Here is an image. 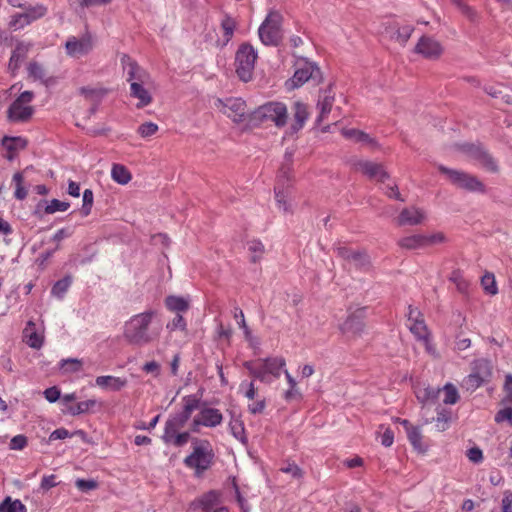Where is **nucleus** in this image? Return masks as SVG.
<instances>
[{"mask_svg":"<svg viewBox=\"0 0 512 512\" xmlns=\"http://www.w3.org/2000/svg\"><path fill=\"white\" fill-rule=\"evenodd\" d=\"M156 311L147 310L131 316L124 324L123 336L132 344L143 346L152 343L160 337L161 325H154Z\"/></svg>","mask_w":512,"mask_h":512,"instance_id":"nucleus-1","label":"nucleus"},{"mask_svg":"<svg viewBox=\"0 0 512 512\" xmlns=\"http://www.w3.org/2000/svg\"><path fill=\"white\" fill-rule=\"evenodd\" d=\"M285 366L286 361L281 356L257 359L244 363V367L248 370L249 374L264 383L271 382L269 376L276 379L279 378L281 370Z\"/></svg>","mask_w":512,"mask_h":512,"instance_id":"nucleus-2","label":"nucleus"},{"mask_svg":"<svg viewBox=\"0 0 512 512\" xmlns=\"http://www.w3.org/2000/svg\"><path fill=\"white\" fill-rule=\"evenodd\" d=\"M213 458L214 452L210 442L195 439L193 451L184 459V464L186 467L193 469L197 476H200L211 467Z\"/></svg>","mask_w":512,"mask_h":512,"instance_id":"nucleus-3","label":"nucleus"},{"mask_svg":"<svg viewBox=\"0 0 512 512\" xmlns=\"http://www.w3.org/2000/svg\"><path fill=\"white\" fill-rule=\"evenodd\" d=\"M256 59L257 54L251 45L242 44L238 48L235 56V66L236 73L242 81L248 82L252 79Z\"/></svg>","mask_w":512,"mask_h":512,"instance_id":"nucleus-4","label":"nucleus"},{"mask_svg":"<svg viewBox=\"0 0 512 512\" xmlns=\"http://www.w3.org/2000/svg\"><path fill=\"white\" fill-rule=\"evenodd\" d=\"M417 400L421 403L420 416L422 420V426L432 423L434 416L430 415L432 409L436 405H440L438 402L441 396L439 388L433 387H418L415 391Z\"/></svg>","mask_w":512,"mask_h":512,"instance_id":"nucleus-5","label":"nucleus"},{"mask_svg":"<svg viewBox=\"0 0 512 512\" xmlns=\"http://www.w3.org/2000/svg\"><path fill=\"white\" fill-rule=\"evenodd\" d=\"M33 99L34 93L32 91L22 92L9 106L8 119L12 122L28 121L34 113V108L30 105Z\"/></svg>","mask_w":512,"mask_h":512,"instance_id":"nucleus-6","label":"nucleus"},{"mask_svg":"<svg viewBox=\"0 0 512 512\" xmlns=\"http://www.w3.org/2000/svg\"><path fill=\"white\" fill-rule=\"evenodd\" d=\"M185 424L186 422L176 415L170 416L165 423L164 432L161 437L163 442L175 447L186 445L189 441L190 434L189 432H180Z\"/></svg>","mask_w":512,"mask_h":512,"instance_id":"nucleus-7","label":"nucleus"},{"mask_svg":"<svg viewBox=\"0 0 512 512\" xmlns=\"http://www.w3.org/2000/svg\"><path fill=\"white\" fill-rule=\"evenodd\" d=\"M439 171L447 176L452 184L471 192H485V185L476 177L463 171L439 166Z\"/></svg>","mask_w":512,"mask_h":512,"instance_id":"nucleus-8","label":"nucleus"},{"mask_svg":"<svg viewBox=\"0 0 512 512\" xmlns=\"http://www.w3.org/2000/svg\"><path fill=\"white\" fill-rule=\"evenodd\" d=\"M282 16L278 12H270L259 27V37L265 45H277L282 38Z\"/></svg>","mask_w":512,"mask_h":512,"instance_id":"nucleus-9","label":"nucleus"},{"mask_svg":"<svg viewBox=\"0 0 512 512\" xmlns=\"http://www.w3.org/2000/svg\"><path fill=\"white\" fill-rule=\"evenodd\" d=\"M262 121H271L278 128H282L288 121V110L284 103L271 101L263 104L257 110Z\"/></svg>","mask_w":512,"mask_h":512,"instance_id":"nucleus-10","label":"nucleus"},{"mask_svg":"<svg viewBox=\"0 0 512 512\" xmlns=\"http://www.w3.org/2000/svg\"><path fill=\"white\" fill-rule=\"evenodd\" d=\"M23 9L25 10L23 13H15L10 18L9 27L15 31L23 29L32 22L43 18L48 12L47 7L43 4H36L34 6L24 5Z\"/></svg>","mask_w":512,"mask_h":512,"instance_id":"nucleus-11","label":"nucleus"},{"mask_svg":"<svg viewBox=\"0 0 512 512\" xmlns=\"http://www.w3.org/2000/svg\"><path fill=\"white\" fill-rule=\"evenodd\" d=\"M214 107L235 123L242 122L245 119L246 103L241 98H228L226 100L217 98L214 101Z\"/></svg>","mask_w":512,"mask_h":512,"instance_id":"nucleus-12","label":"nucleus"},{"mask_svg":"<svg viewBox=\"0 0 512 512\" xmlns=\"http://www.w3.org/2000/svg\"><path fill=\"white\" fill-rule=\"evenodd\" d=\"M223 422V415L217 408L203 407L193 418L190 430L194 433L200 432V427L215 428Z\"/></svg>","mask_w":512,"mask_h":512,"instance_id":"nucleus-13","label":"nucleus"},{"mask_svg":"<svg viewBox=\"0 0 512 512\" xmlns=\"http://www.w3.org/2000/svg\"><path fill=\"white\" fill-rule=\"evenodd\" d=\"M408 327L411 333L418 339L425 343L429 342L430 332L425 324L423 314L418 308L409 305L408 307Z\"/></svg>","mask_w":512,"mask_h":512,"instance_id":"nucleus-14","label":"nucleus"},{"mask_svg":"<svg viewBox=\"0 0 512 512\" xmlns=\"http://www.w3.org/2000/svg\"><path fill=\"white\" fill-rule=\"evenodd\" d=\"M462 149L463 152H465L471 160L475 161L478 165L487 171L493 173L498 171V165L496 161L482 147L476 146L474 144H465L462 146Z\"/></svg>","mask_w":512,"mask_h":512,"instance_id":"nucleus-15","label":"nucleus"},{"mask_svg":"<svg viewBox=\"0 0 512 512\" xmlns=\"http://www.w3.org/2000/svg\"><path fill=\"white\" fill-rule=\"evenodd\" d=\"M123 69L126 73V80L130 83H148L150 80L149 73L133 61L128 55L121 58Z\"/></svg>","mask_w":512,"mask_h":512,"instance_id":"nucleus-16","label":"nucleus"},{"mask_svg":"<svg viewBox=\"0 0 512 512\" xmlns=\"http://www.w3.org/2000/svg\"><path fill=\"white\" fill-rule=\"evenodd\" d=\"M93 48V42L90 35H84L78 39L75 36H71L65 43L66 53L70 57L79 58L88 54Z\"/></svg>","mask_w":512,"mask_h":512,"instance_id":"nucleus-17","label":"nucleus"},{"mask_svg":"<svg viewBox=\"0 0 512 512\" xmlns=\"http://www.w3.org/2000/svg\"><path fill=\"white\" fill-rule=\"evenodd\" d=\"M354 168L356 171H359L367 176L370 180L384 182L389 178L388 173L380 163L368 160H359L354 164Z\"/></svg>","mask_w":512,"mask_h":512,"instance_id":"nucleus-18","label":"nucleus"},{"mask_svg":"<svg viewBox=\"0 0 512 512\" xmlns=\"http://www.w3.org/2000/svg\"><path fill=\"white\" fill-rule=\"evenodd\" d=\"M415 52L426 59L436 60L442 55L443 47L436 39L430 36H422L415 46Z\"/></svg>","mask_w":512,"mask_h":512,"instance_id":"nucleus-19","label":"nucleus"},{"mask_svg":"<svg viewBox=\"0 0 512 512\" xmlns=\"http://www.w3.org/2000/svg\"><path fill=\"white\" fill-rule=\"evenodd\" d=\"M396 422L400 423L403 426V428L407 434L408 441L410 442V444L412 445L414 450H416L419 453L426 452L427 448L423 443V434H422L421 426L413 425L407 419H401V418H397Z\"/></svg>","mask_w":512,"mask_h":512,"instance_id":"nucleus-20","label":"nucleus"},{"mask_svg":"<svg viewBox=\"0 0 512 512\" xmlns=\"http://www.w3.org/2000/svg\"><path fill=\"white\" fill-rule=\"evenodd\" d=\"M315 72H319L318 68L310 62H305L301 67L296 69L293 77L287 82V85L291 89L298 88L312 78Z\"/></svg>","mask_w":512,"mask_h":512,"instance_id":"nucleus-21","label":"nucleus"},{"mask_svg":"<svg viewBox=\"0 0 512 512\" xmlns=\"http://www.w3.org/2000/svg\"><path fill=\"white\" fill-rule=\"evenodd\" d=\"M335 101V93L332 87L322 90L319 93L317 108L319 109L318 122L324 121L331 112Z\"/></svg>","mask_w":512,"mask_h":512,"instance_id":"nucleus-22","label":"nucleus"},{"mask_svg":"<svg viewBox=\"0 0 512 512\" xmlns=\"http://www.w3.org/2000/svg\"><path fill=\"white\" fill-rule=\"evenodd\" d=\"M425 212L416 207L403 209L398 216V224L415 226L421 224L425 220Z\"/></svg>","mask_w":512,"mask_h":512,"instance_id":"nucleus-23","label":"nucleus"},{"mask_svg":"<svg viewBox=\"0 0 512 512\" xmlns=\"http://www.w3.org/2000/svg\"><path fill=\"white\" fill-rule=\"evenodd\" d=\"M24 342L33 349H40L44 343L43 333L38 332L36 324L29 320L23 330Z\"/></svg>","mask_w":512,"mask_h":512,"instance_id":"nucleus-24","label":"nucleus"},{"mask_svg":"<svg viewBox=\"0 0 512 512\" xmlns=\"http://www.w3.org/2000/svg\"><path fill=\"white\" fill-rule=\"evenodd\" d=\"M365 328L363 319L355 314L347 317V319L341 324L340 329L343 334L348 337L360 336Z\"/></svg>","mask_w":512,"mask_h":512,"instance_id":"nucleus-25","label":"nucleus"},{"mask_svg":"<svg viewBox=\"0 0 512 512\" xmlns=\"http://www.w3.org/2000/svg\"><path fill=\"white\" fill-rule=\"evenodd\" d=\"M1 143L7 151L5 157L10 161L15 158L19 150H22L27 146V140L22 137L5 136Z\"/></svg>","mask_w":512,"mask_h":512,"instance_id":"nucleus-26","label":"nucleus"},{"mask_svg":"<svg viewBox=\"0 0 512 512\" xmlns=\"http://www.w3.org/2000/svg\"><path fill=\"white\" fill-rule=\"evenodd\" d=\"M147 83H132L130 85V96L138 99L137 108H143L152 103V96L144 87Z\"/></svg>","mask_w":512,"mask_h":512,"instance_id":"nucleus-27","label":"nucleus"},{"mask_svg":"<svg viewBox=\"0 0 512 512\" xmlns=\"http://www.w3.org/2000/svg\"><path fill=\"white\" fill-rule=\"evenodd\" d=\"M195 504L197 507L201 508L203 512H212L217 509L220 504V494L217 491H209L199 497Z\"/></svg>","mask_w":512,"mask_h":512,"instance_id":"nucleus-28","label":"nucleus"},{"mask_svg":"<svg viewBox=\"0 0 512 512\" xmlns=\"http://www.w3.org/2000/svg\"><path fill=\"white\" fill-rule=\"evenodd\" d=\"M109 90L100 86H86L79 89L80 95H82L87 101L98 104L108 94Z\"/></svg>","mask_w":512,"mask_h":512,"instance_id":"nucleus-29","label":"nucleus"},{"mask_svg":"<svg viewBox=\"0 0 512 512\" xmlns=\"http://www.w3.org/2000/svg\"><path fill=\"white\" fill-rule=\"evenodd\" d=\"M95 383L100 388L119 391L127 385V380L121 377L106 375L98 376Z\"/></svg>","mask_w":512,"mask_h":512,"instance_id":"nucleus-30","label":"nucleus"},{"mask_svg":"<svg viewBox=\"0 0 512 512\" xmlns=\"http://www.w3.org/2000/svg\"><path fill=\"white\" fill-rule=\"evenodd\" d=\"M309 117L308 106L303 102L296 101L293 105V120L292 129L298 131L303 128L306 120Z\"/></svg>","mask_w":512,"mask_h":512,"instance_id":"nucleus-31","label":"nucleus"},{"mask_svg":"<svg viewBox=\"0 0 512 512\" xmlns=\"http://www.w3.org/2000/svg\"><path fill=\"white\" fill-rule=\"evenodd\" d=\"M29 51V45L23 42L17 43L14 50L12 51L8 68L12 73H15L19 67L23 59L26 57Z\"/></svg>","mask_w":512,"mask_h":512,"instance_id":"nucleus-32","label":"nucleus"},{"mask_svg":"<svg viewBox=\"0 0 512 512\" xmlns=\"http://www.w3.org/2000/svg\"><path fill=\"white\" fill-rule=\"evenodd\" d=\"M385 31L391 33V37L399 43L405 44L411 37L413 27L410 25L398 27L395 22H391L389 26L386 27Z\"/></svg>","mask_w":512,"mask_h":512,"instance_id":"nucleus-33","label":"nucleus"},{"mask_svg":"<svg viewBox=\"0 0 512 512\" xmlns=\"http://www.w3.org/2000/svg\"><path fill=\"white\" fill-rule=\"evenodd\" d=\"M425 234H412L402 237L398 240V245L407 250H417L426 248Z\"/></svg>","mask_w":512,"mask_h":512,"instance_id":"nucleus-34","label":"nucleus"},{"mask_svg":"<svg viewBox=\"0 0 512 512\" xmlns=\"http://www.w3.org/2000/svg\"><path fill=\"white\" fill-rule=\"evenodd\" d=\"M200 400L196 395H188L183 398V409L175 414L177 417L187 423L192 413L199 408Z\"/></svg>","mask_w":512,"mask_h":512,"instance_id":"nucleus-35","label":"nucleus"},{"mask_svg":"<svg viewBox=\"0 0 512 512\" xmlns=\"http://www.w3.org/2000/svg\"><path fill=\"white\" fill-rule=\"evenodd\" d=\"M437 416L434 417L435 422V429L439 432H443L449 428V423L451 419L450 411H448L446 408H444L441 404L436 405V407L433 409Z\"/></svg>","mask_w":512,"mask_h":512,"instance_id":"nucleus-36","label":"nucleus"},{"mask_svg":"<svg viewBox=\"0 0 512 512\" xmlns=\"http://www.w3.org/2000/svg\"><path fill=\"white\" fill-rule=\"evenodd\" d=\"M111 177L118 184L125 185L132 179V174L128 168L122 164H113Z\"/></svg>","mask_w":512,"mask_h":512,"instance_id":"nucleus-37","label":"nucleus"},{"mask_svg":"<svg viewBox=\"0 0 512 512\" xmlns=\"http://www.w3.org/2000/svg\"><path fill=\"white\" fill-rule=\"evenodd\" d=\"M165 306L169 311L176 312L177 314L180 312H186L189 309L188 301L179 296L166 297Z\"/></svg>","mask_w":512,"mask_h":512,"instance_id":"nucleus-38","label":"nucleus"},{"mask_svg":"<svg viewBox=\"0 0 512 512\" xmlns=\"http://www.w3.org/2000/svg\"><path fill=\"white\" fill-rule=\"evenodd\" d=\"M0 512H27V508L20 500L8 496L0 503Z\"/></svg>","mask_w":512,"mask_h":512,"instance_id":"nucleus-39","label":"nucleus"},{"mask_svg":"<svg viewBox=\"0 0 512 512\" xmlns=\"http://www.w3.org/2000/svg\"><path fill=\"white\" fill-rule=\"evenodd\" d=\"M236 28V22L233 18L225 16L221 21V29L223 32L222 45L225 46L232 39L234 30Z\"/></svg>","mask_w":512,"mask_h":512,"instance_id":"nucleus-40","label":"nucleus"},{"mask_svg":"<svg viewBox=\"0 0 512 512\" xmlns=\"http://www.w3.org/2000/svg\"><path fill=\"white\" fill-rule=\"evenodd\" d=\"M342 133L346 138L352 139L355 142H360V143H365V144H370V145H373L375 143L374 139L371 138L370 135H368L367 133L360 131V130L344 129Z\"/></svg>","mask_w":512,"mask_h":512,"instance_id":"nucleus-41","label":"nucleus"},{"mask_svg":"<svg viewBox=\"0 0 512 512\" xmlns=\"http://www.w3.org/2000/svg\"><path fill=\"white\" fill-rule=\"evenodd\" d=\"M12 181H13V183L15 185L14 197L17 200H24L27 197V195H28V191H27V189L23 185L24 184L23 173L22 172H16L13 175Z\"/></svg>","mask_w":512,"mask_h":512,"instance_id":"nucleus-42","label":"nucleus"},{"mask_svg":"<svg viewBox=\"0 0 512 512\" xmlns=\"http://www.w3.org/2000/svg\"><path fill=\"white\" fill-rule=\"evenodd\" d=\"M440 391L441 395H443L442 400L444 404L453 405L457 403V401L459 400L458 390L451 383H447L446 385H444V387L440 389Z\"/></svg>","mask_w":512,"mask_h":512,"instance_id":"nucleus-43","label":"nucleus"},{"mask_svg":"<svg viewBox=\"0 0 512 512\" xmlns=\"http://www.w3.org/2000/svg\"><path fill=\"white\" fill-rule=\"evenodd\" d=\"M27 70L29 77L33 78L34 80H39L46 85L48 84V81L46 79V70L41 64L35 61L30 62L27 67Z\"/></svg>","mask_w":512,"mask_h":512,"instance_id":"nucleus-44","label":"nucleus"},{"mask_svg":"<svg viewBox=\"0 0 512 512\" xmlns=\"http://www.w3.org/2000/svg\"><path fill=\"white\" fill-rule=\"evenodd\" d=\"M355 269L367 271L370 267V259L363 251H357L349 263Z\"/></svg>","mask_w":512,"mask_h":512,"instance_id":"nucleus-45","label":"nucleus"},{"mask_svg":"<svg viewBox=\"0 0 512 512\" xmlns=\"http://www.w3.org/2000/svg\"><path fill=\"white\" fill-rule=\"evenodd\" d=\"M481 285L486 294L496 295L498 287L493 273L486 272L481 278Z\"/></svg>","mask_w":512,"mask_h":512,"instance_id":"nucleus-46","label":"nucleus"},{"mask_svg":"<svg viewBox=\"0 0 512 512\" xmlns=\"http://www.w3.org/2000/svg\"><path fill=\"white\" fill-rule=\"evenodd\" d=\"M275 200L277 203V206L280 210H282L284 213L291 212V205L288 202V194L287 191L284 189H280L279 186H276L275 189Z\"/></svg>","mask_w":512,"mask_h":512,"instance_id":"nucleus-47","label":"nucleus"},{"mask_svg":"<svg viewBox=\"0 0 512 512\" xmlns=\"http://www.w3.org/2000/svg\"><path fill=\"white\" fill-rule=\"evenodd\" d=\"M96 405H97L96 400L89 399V400L81 401L74 406H71L69 408V411L72 415L83 414V413H87V412L93 410L96 407Z\"/></svg>","mask_w":512,"mask_h":512,"instance_id":"nucleus-48","label":"nucleus"},{"mask_svg":"<svg viewBox=\"0 0 512 512\" xmlns=\"http://www.w3.org/2000/svg\"><path fill=\"white\" fill-rule=\"evenodd\" d=\"M229 428H230V431L232 433V435L244 442L245 441V429H244V424L243 422L238 419V418H232L229 422Z\"/></svg>","mask_w":512,"mask_h":512,"instance_id":"nucleus-49","label":"nucleus"},{"mask_svg":"<svg viewBox=\"0 0 512 512\" xmlns=\"http://www.w3.org/2000/svg\"><path fill=\"white\" fill-rule=\"evenodd\" d=\"M71 282L70 277H65L57 281L52 287L51 293L58 298H62L70 287Z\"/></svg>","mask_w":512,"mask_h":512,"instance_id":"nucleus-50","label":"nucleus"},{"mask_svg":"<svg viewBox=\"0 0 512 512\" xmlns=\"http://www.w3.org/2000/svg\"><path fill=\"white\" fill-rule=\"evenodd\" d=\"M70 204L65 201H60L58 199H53L50 203L45 207L44 211L46 214H54L58 211L64 212L68 210Z\"/></svg>","mask_w":512,"mask_h":512,"instance_id":"nucleus-51","label":"nucleus"},{"mask_svg":"<svg viewBox=\"0 0 512 512\" xmlns=\"http://www.w3.org/2000/svg\"><path fill=\"white\" fill-rule=\"evenodd\" d=\"M93 201V191L91 189H85L83 192V205L81 209V213L83 216H88L91 213Z\"/></svg>","mask_w":512,"mask_h":512,"instance_id":"nucleus-52","label":"nucleus"},{"mask_svg":"<svg viewBox=\"0 0 512 512\" xmlns=\"http://www.w3.org/2000/svg\"><path fill=\"white\" fill-rule=\"evenodd\" d=\"M280 471L291 475V477L295 479H301L304 474L302 469L295 462H288L280 468Z\"/></svg>","mask_w":512,"mask_h":512,"instance_id":"nucleus-53","label":"nucleus"},{"mask_svg":"<svg viewBox=\"0 0 512 512\" xmlns=\"http://www.w3.org/2000/svg\"><path fill=\"white\" fill-rule=\"evenodd\" d=\"M166 328L170 332H173L175 330L186 331L187 323L182 315L176 314V316L170 322L167 323Z\"/></svg>","mask_w":512,"mask_h":512,"instance_id":"nucleus-54","label":"nucleus"},{"mask_svg":"<svg viewBox=\"0 0 512 512\" xmlns=\"http://www.w3.org/2000/svg\"><path fill=\"white\" fill-rule=\"evenodd\" d=\"M159 127L156 123L145 122L138 127V133L141 137L147 138L157 133Z\"/></svg>","mask_w":512,"mask_h":512,"instance_id":"nucleus-55","label":"nucleus"},{"mask_svg":"<svg viewBox=\"0 0 512 512\" xmlns=\"http://www.w3.org/2000/svg\"><path fill=\"white\" fill-rule=\"evenodd\" d=\"M249 251L253 253L251 260L255 263L261 259L265 248L260 241H252L249 243Z\"/></svg>","mask_w":512,"mask_h":512,"instance_id":"nucleus-56","label":"nucleus"},{"mask_svg":"<svg viewBox=\"0 0 512 512\" xmlns=\"http://www.w3.org/2000/svg\"><path fill=\"white\" fill-rule=\"evenodd\" d=\"M451 280L454 282L457 290L460 293L465 294L468 292L470 283L468 280H466L464 277H462L459 273H453Z\"/></svg>","mask_w":512,"mask_h":512,"instance_id":"nucleus-57","label":"nucleus"},{"mask_svg":"<svg viewBox=\"0 0 512 512\" xmlns=\"http://www.w3.org/2000/svg\"><path fill=\"white\" fill-rule=\"evenodd\" d=\"M425 240L426 247H429L444 243L446 241V236L443 232H436L427 235L425 234Z\"/></svg>","mask_w":512,"mask_h":512,"instance_id":"nucleus-58","label":"nucleus"},{"mask_svg":"<svg viewBox=\"0 0 512 512\" xmlns=\"http://www.w3.org/2000/svg\"><path fill=\"white\" fill-rule=\"evenodd\" d=\"M28 445V439L25 435L19 434L14 436L9 444L11 450H23Z\"/></svg>","mask_w":512,"mask_h":512,"instance_id":"nucleus-59","label":"nucleus"},{"mask_svg":"<svg viewBox=\"0 0 512 512\" xmlns=\"http://www.w3.org/2000/svg\"><path fill=\"white\" fill-rule=\"evenodd\" d=\"M76 487L82 492H88L98 487V483L95 480L77 479L75 482Z\"/></svg>","mask_w":512,"mask_h":512,"instance_id":"nucleus-60","label":"nucleus"},{"mask_svg":"<svg viewBox=\"0 0 512 512\" xmlns=\"http://www.w3.org/2000/svg\"><path fill=\"white\" fill-rule=\"evenodd\" d=\"M504 421H509L512 425V408L506 407L504 409L499 410L495 415V422L502 423Z\"/></svg>","mask_w":512,"mask_h":512,"instance_id":"nucleus-61","label":"nucleus"},{"mask_svg":"<svg viewBox=\"0 0 512 512\" xmlns=\"http://www.w3.org/2000/svg\"><path fill=\"white\" fill-rule=\"evenodd\" d=\"M336 251L338 256L341 257L343 260L347 261L348 263H350L352 257L357 252V250H353L347 246H339L337 247Z\"/></svg>","mask_w":512,"mask_h":512,"instance_id":"nucleus-62","label":"nucleus"},{"mask_svg":"<svg viewBox=\"0 0 512 512\" xmlns=\"http://www.w3.org/2000/svg\"><path fill=\"white\" fill-rule=\"evenodd\" d=\"M336 251L338 256L341 257L343 260L347 261L348 263H350L352 257L357 252V250H353L347 246H339L337 247Z\"/></svg>","mask_w":512,"mask_h":512,"instance_id":"nucleus-63","label":"nucleus"},{"mask_svg":"<svg viewBox=\"0 0 512 512\" xmlns=\"http://www.w3.org/2000/svg\"><path fill=\"white\" fill-rule=\"evenodd\" d=\"M502 511L501 512H512V492L506 490L503 493L502 498Z\"/></svg>","mask_w":512,"mask_h":512,"instance_id":"nucleus-64","label":"nucleus"}]
</instances>
